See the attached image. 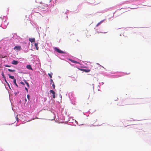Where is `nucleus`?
Wrapping results in <instances>:
<instances>
[{"label":"nucleus","instance_id":"4468645a","mask_svg":"<svg viewBox=\"0 0 151 151\" xmlns=\"http://www.w3.org/2000/svg\"><path fill=\"white\" fill-rule=\"evenodd\" d=\"M8 70L9 71H10V72H14L15 71V70H11V69H8Z\"/></svg>","mask_w":151,"mask_h":151},{"label":"nucleus","instance_id":"393cba45","mask_svg":"<svg viewBox=\"0 0 151 151\" xmlns=\"http://www.w3.org/2000/svg\"><path fill=\"white\" fill-rule=\"evenodd\" d=\"M107 32H102V33H106Z\"/></svg>","mask_w":151,"mask_h":151},{"label":"nucleus","instance_id":"2eb2a0df","mask_svg":"<svg viewBox=\"0 0 151 151\" xmlns=\"http://www.w3.org/2000/svg\"><path fill=\"white\" fill-rule=\"evenodd\" d=\"M50 93H52L53 95L55 94V93L53 90H50Z\"/></svg>","mask_w":151,"mask_h":151},{"label":"nucleus","instance_id":"5701e85b","mask_svg":"<svg viewBox=\"0 0 151 151\" xmlns=\"http://www.w3.org/2000/svg\"><path fill=\"white\" fill-rule=\"evenodd\" d=\"M53 98H55V94L53 95Z\"/></svg>","mask_w":151,"mask_h":151},{"label":"nucleus","instance_id":"1a4fd4ad","mask_svg":"<svg viewBox=\"0 0 151 151\" xmlns=\"http://www.w3.org/2000/svg\"><path fill=\"white\" fill-rule=\"evenodd\" d=\"M35 47H36V50H38V48H39V47L38 46V44L37 43H35Z\"/></svg>","mask_w":151,"mask_h":151},{"label":"nucleus","instance_id":"f03ea898","mask_svg":"<svg viewBox=\"0 0 151 151\" xmlns=\"http://www.w3.org/2000/svg\"><path fill=\"white\" fill-rule=\"evenodd\" d=\"M14 49L15 50L18 51L21 50L22 49V48L20 46H16L14 47Z\"/></svg>","mask_w":151,"mask_h":151},{"label":"nucleus","instance_id":"f257e3e1","mask_svg":"<svg viewBox=\"0 0 151 151\" xmlns=\"http://www.w3.org/2000/svg\"><path fill=\"white\" fill-rule=\"evenodd\" d=\"M54 50L55 51L57 52L62 54H65L66 52H64L61 50H60L59 49L57 48L56 47H55L54 48Z\"/></svg>","mask_w":151,"mask_h":151},{"label":"nucleus","instance_id":"6ab92c4d","mask_svg":"<svg viewBox=\"0 0 151 151\" xmlns=\"http://www.w3.org/2000/svg\"><path fill=\"white\" fill-rule=\"evenodd\" d=\"M27 97L28 99L29 100V98H30V96L29 95H27Z\"/></svg>","mask_w":151,"mask_h":151},{"label":"nucleus","instance_id":"9d476101","mask_svg":"<svg viewBox=\"0 0 151 151\" xmlns=\"http://www.w3.org/2000/svg\"><path fill=\"white\" fill-rule=\"evenodd\" d=\"M8 75L9 76V78L11 79H13V80H14V79H15L14 78V76H11L10 74H8Z\"/></svg>","mask_w":151,"mask_h":151},{"label":"nucleus","instance_id":"6e6552de","mask_svg":"<svg viewBox=\"0 0 151 151\" xmlns=\"http://www.w3.org/2000/svg\"><path fill=\"white\" fill-rule=\"evenodd\" d=\"M70 60L72 63H78L76 61L72 60L71 59H70Z\"/></svg>","mask_w":151,"mask_h":151},{"label":"nucleus","instance_id":"423d86ee","mask_svg":"<svg viewBox=\"0 0 151 151\" xmlns=\"http://www.w3.org/2000/svg\"><path fill=\"white\" fill-rule=\"evenodd\" d=\"M26 67L27 69H30L32 70H33L31 66L30 65H27Z\"/></svg>","mask_w":151,"mask_h":151},{"label":"nucleus","instance_id":"f3484780","mask_svg":"<svg viewBox=\"0 0 151 151\" xmlns=\"http://www.w3.org/2000/svg\"><path fill=\"white\" fill-rule=\"evenodd\" d=\"M52 86L53 89H55V85L54 83H53L52 84Z\"/></svg>","mask_w":151,"mask_h":151},{"label":"nucleus","instance_id":"4be33fe9","mask_svg":"<svg viewBox=\"0 0 151 151\" xmlns=\"http://www.w3.org/2000/svg\"><path fill=\"white\" fill-rule=\"evenodd\" d=\"M20 83H21L22 85H24V83L23 82H21Z\"/></svg>","mask_w":151,"mask_h":151},{"label":"nucleus","instance_id":"b1692460","mask_svg":"<svg viewBox=\"0 0 151 151\" xmlns=\"http://www.w3.org/2000/svg\"><path fill=\"white\" fill-rule=\"evenodd\" d=\"M25 89L26 90L27 92H28V89H27V88L26 87H25Z\"/></svg>","mask_w":151,"mask_h":151},{"label":"nucleus","instance_id":"39448f33","mask_svg":"<svg viewBox=\"0 0 151 151\" xmlns=\"http://www.w3.org/2000/svg\"><path fill=\"white\" fill-rule=\"evenodd\" d=\"M29 40L31 42H35V39L34 38H29Z\"/></svg>","mask_w":151,"mask_h":151},{"label":"nucleus","instance_id":"0eeeda50","mask_svg":"<svg viewBox=\"0 0 151 151\" xmlns=\"http://www.w3.org/2000/svg\"><path fill=\"white\" fill-rule=\"evenodd\" d=\"M24 82L27 85V87L28 88H29V83L27 82L25 80H24Z\"/></svg>","mask_w":151,"mask_h":151},{"label":"nucleus","instance_id":"20e7f679","mask_svg":"<svg viewBox=\"0 0 151 151\" xmlns=\"http://www.w3.org/2000/svg\"><path fill=\"white\" fill-rule=\"evenodd\" d=\"M12 63L14 65H17L18 63V62L14 60L12 61Z\"/></svg>","mask_w":151,"mask_h":151},{"label":"nucleus","instance_id":"a211bd4d","mask_svg":"<svg viewBox=\"0 0 151 151\" xmlns=\"http://www.w3.org/2000/svg\"><path fill=\"white\" fill-rule=\"evenodd\" d=\"M16 120L17 121V122H18L19 121V119H18V116L17 115L16 117Z\"/></svg>","mask_w":151,"mask_h":151},{"label":"nucleus","instance_id":"7ed1b4c3","mask_svg":"<svg viewBox=\"0 0 151 151\" xmlns=\"http://www.w3.org/2000/svg\"><path fill=\"white\" fill-rule=\"evenodd\" d=\"M80 70L83 71H84L86 72H88L90 71V70L89 69H79Z\"/></svg>","mask_w":151,"mask_h":151},{"label":"nucleus","instance_id":"ddd939ff","mask_svg":"<svg viewBox=\"0 0 151 151\" xmlns=\"http://www.w3.org/2000/svg\"><path fill=\"white\" fill-rule=\"evenodd\" d=\"M52 74L53 73H50L48 74V75L49 76L50 78H52Z\"/></svg>","mask_w":151,"mask_h":151},{"label":"nucleus","instance_id":"dca6fc26","mask_svg":"<svg viewBox=\"0 0 151 151\" xmlns=\"http://www.w3.org/2000/svg\"><path fill=\"white\" fill-rule=\"evenodd\" d=\"M103 22V21H101L100 22H99L96 25V27H97L98 26L99 24H100L101 22Z\"/></svg>","mask_w":151,"mask_h":151},{"label":"nucleus","instance_id":"f8f14e48","mask_svg":"<svg viewBox=\"0 0 151 151\" xmlns=\"http://www.w3.org/2000/svg\"><path fill=\"white\" fill-rule=\"evenodd\" d=\"M13 82H14V83L15 84V85L17 87H18V86L16 83V79H14V80H13Z\"/></svg>","mask_w":151,"mask_h":151},{"label":"nucleus","instance_id":"412c9836","mask_svg":"<svg viewBox=\"0 0 151 151\" xmlns=\"http://www.w3.org/2000/svg\"><path fill=\"white\" fill-rule=\"evenodd\" d=\"M5 66L6 67H10V66L8 65H5Z\"/></svg>","mask_w":151,"mask_h":151},{"label":"nucleus","instance_id":"aec40b11","mask_svg":"<svg viewBox=\"0 0 151 151\" xmlns=\"http://www.w3.org/2000/svg\"><path fill=\"white\" fill-rule=\"evenodd\" d=\"M50 84H51V83H52L53 82V80L52 79H51L50 80Z\"/></svg>","mask_w":151,"mask_h":151},{"label":"nucleus","instance_id":"9b49d317","mask_svg":"<svg viewBox=\"0 0 151 151\" xmlns=\"http://www.w3.org/2000/svg\"><path fill=\"white\" fill-rule=\"evenodd\" d=\"M1 75L3 77V78H5L6 82H7L6 80V79H5V77L4 75V73L3 72H2L1 73Z\"/></svg>","mask_w":151,"mask_h":151}]
</instances>
